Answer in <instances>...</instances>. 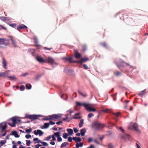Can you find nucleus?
<instances>
[{
	"mask_svg": "<svg viewBox=\"0 0 148 148\" xmlns=\"http://www.w3.org/2000/svg\"><path fill=\"white\" fill-rule=\"evenodd\" d=\"M76 106H84L85 109L87 111L89 112H94L96 111V110L93 108L91 105L89 103H82L79 102H76Z\"/></svg>",
	"mask_w": 148,
	"mask_h": 148,
	"instance_id": "obj_1",
	"label": "nucleus"
},
{
	"mask_svg": "<svg viewBox=\"0 0 148 148\" xmlns=\"http://www.w3.org/2000/svg\"><path fill=\"white\" fill-rule=\"evenodd\" d=\"M104 126V125L100 122L96 121L92 123L91 125V127L92 129L96 130L101 127H103Z\"/></svg>",
	"mask_w": 148,
	"mask_h": 148,
	"instance_id": "obj_2",
	"label": "nucleus"
},
{
	"mask_svg": "<svg viewBox=\"0 0 148 148\" xmlns=\"http://www.w3.org/2000/svg\"><path fill=\"white\" fill-rule=\"evenodd\" d=\"M116 64L118 68L121 71L123 69L124 67H126V63L124 62L116 63Z\"/></svg>",
	"mask_w": 148,
	"mask_h": 148,
	"instance_id": "obj_3",
	"label": "nucleus"
},
{
	"mask_svg": "<svg viewBox=\"0 0 148 148\" xmlns=\"http://www.w3.org/2000/svg\"><path fill=\"white\" fill-rule=\"evenodd\" d=\"M10 39L11 40V47H17L16 42L14 37L12 36H10Z\"/></svg>",
	"mask_w": 148,
	"mask_h": 148,
	"instance_id": "obj_4",
	"label": "nucleus"
},
{
	"mask_svg": "<svg viewBox=\"0 0 148 148\" xmlns=\"http://www.w3.org/2000/svg\"><path fill=\"white\" fill-rule=\"evenodd\" d=\"M38 116V115H28L27 114H26V116L24 118V119L28 118L34 120L37 119Z\"/></svg>",
	"mask_w": 148,
	"mask_h": 148,
	"instance_id": "obj_5",
	"label": "nucleus"
},
{
	"mask_svg": "<svg viewBox=\"0 0 148 148\" xmlns=\"http://www.w3.org/2000/svg\"><path fill=\"white\" fill-rule=\"evenodd\" d=\"M9 40L5 38H0V45H7L8 44Z\"/></svg>",
	"mask_w": 148,
	"mask_h": 148,
	"instance_id": "obj_6",
	"label": "nucleus"
},
{
	"mask_svg": "<svg viewBox=\"0 0 148 148\" xmlns=\"http://www.w3.org/2000/svg\"><path fill=\"white\" fill-rule=\"evenodd\" d=\"M9 71L7 70L4 72H0V76L1 77H7L9 78Z\"/></svg>",
	"mask_w": 148,
	"mask_h": 148,
	"instance_id": "obj_7",
	"label": "nucleus"
},
{
	"mask_svg": "<svg viewBox=\"0 0 148 148\" xmlns=\"http://www.w3.org/2000/svg\"><path fill=\"white\" fill-rule=\"evenodd\" d=\"M7 126L6 124L4 123H2L0 124V131L2 132L4 131Z\"/></svg>",
	"mask_w": 148,
	"mask_h": 148,
	"instance_id": "obj_8",
	"label": "nucleus"
},
{
	"mask_svg": "<svg viewBox=\"0 0 148 148\" xmlns=\"http://www.w3.org/2000/svg\"><path fill=\"white\" fill-rule=\"evenodd\" d=\"M65 60L68 61L70 63H77V61H73L72 60V56L69 57V58L66 57V58H65Z\"/></svg>",
	"mask_w": 148,
	"mask_h": 148,
	"instance_id": "obj_9",
	"label": "nucleus"
},
{
	"mask_svg": "<svg viewBox=\"0 0 148 148\" xmlns=\"http://www.w3.org/2000/svg\"><path fill=\"white\" fill-rule=\"evenodd\" d=\"M51 119H60L61 116L60 114H55L51 116Z\"/></svg>",
	"mask_w": 148,
	"mask_h": 148,
	"instance_id": "obj_10",
	"label": "nucleus"
},
{
	"mask_svg": "<svg viewBox=\"0 0 148 148\" xmlns=\"http://www.w3.org/2000/svg\"><path fill=\"white\" fill-rule=\"evenodd\" d=\"M74 53L75 57L76 58H79L81 56V54L78 53L77 50L75 49L74 50Z\"/></svg>",
	"mask_w": 148,
	"mask_h": 148,
	"instance_id": "obj_11",
	"label": "nucleus"
},
{
	"mask_svg": "<svg viewBox=\"0 0 148 148\" xmlns=\"http://www.w3.org/2000/svg\"><path fill=\"white\" fill-rule=\"evenodd\" d=\"M34 133L36 135H38V134L40 136H41L43 134V132L40 130H38L37 132L36 130L34 131Z\"/></svg>",
	"mask_w": 148,
	"mask_h": 148,
	"instance_id": "obj_12",
	"label": "nucleus"
},
{
	"mask_svg": "<svg viewBox=\"0 0 148 148\" xmlns=\"http://www.w3.org/2000/svg\"><path fill=\"white\" fill-rule=\"evenodd\" d=\"M37 60L40 63H44L45 62L44 59L40 56H37L36 58Z\"/></svg>",
	"mask_w": 148,
	"mask_h": 148,
	"instance_id": "obj_13",
	"label": "nucleus"
},
{
	"mask_svg": "<svg viewBox=\"0 0 148 148\" xmlns=\"http://www.w3.org/2000/svg\"><path fill=\"white\" fill-rule=\"evenodd\" d=\"M88 60V58H82L81 60L77 61V63L81 64L83 62H85L87 61Z\"/></svg>",
	"mask_w": 148,
	"mask_h": 148,
	"instance_id": "obj_14",
	"label": "nucleus"
},
{
	"mask_svg": "<svg viewBox=\"0 0 148 148\" xmlns=\"http://www.w3.org/2000/svg\"><path fill=\"white\" fill-rule=\"evenodd\" d=\"M27 28V27L24 24H21L18 26L17 29L18 31H20V30L22 29Z\"/></svg>",
	"mask_w": 148,
	"mask_h": 148,
	"instance_id": "obj_15",
	"label": "nucleus"
},
{
	"mask_svg": "<svg viewBox=\"0 0 148 148\" xmlns=\"http://www.w3.org/2000/svg\"><path fill=\"white\" fill-rule=\"evenodd\" d=\"M47 61L49 63L51 64H53L55 63V60L53 58L50 57H48L47 58Z\"/></svg>",
	"mask_w": 148,
	"mask_h": 148,
	"instance_id": "obj_16",
	"label": "nucleus"
},
{
	"mask_svg": "<svg viewBox=\"0 0 148 148\" xmlns=\"http://www.w3.org/2000/svg\"><path fill=\"white\" fill-rule=\"evenodd\" d=\"M10 135H14L16 138H18L20 137L17 132L16 131H14L12 132L11 134H10Z\"/></svg>",
	"mask_w": 148,
	"mask_h": 148,
	"instance_id": "obj_17",
	"label": "nucleus"
},
{
	"mask_svg": "<svg viewBox=\"0 0 148 148\" xmlns=\"http://www.w3.org/2000/svg\"><path fill=\"white\" fill-rule=\"evenodd\" d=\"M138 125L136 123H134L132 125V127L136 131L139 132V130L138 129Z\"/></svg>",
	"mask_w": 148,
	"mask_h": 148,
	"instance_id": "obj_18",
	"label": "nucleus"
},
{
	"mask_svg": "<svg viewBox=\"0 0 148 148\" xmlns=\"http://www.w3.org/2000/svg\"><path fill=\"white\" fill-rule=\"evenodd\" d=\"M73 139L76 142H79L81 140V139L80 138L77 137H73Z\"/></svg>",
	"mask_w": 148,
	"mask_h": 148,
	"instance_id": "obj_19",
	"label": "nucleus"
},
{
	"mask_svg": "<svg viewBox=\"0 0 148 148\" xmlns=\"http://www.w3.org/2000/svg\"><path fill=\"white\" fill-rule=\"evenodd\" d=\"M129 135L127 134H125L124 135L123 134L120 135V137L121 138L125 139L126 137L129 138Z\"/></svg>",
	"mask_w": 148,
	"mask_h": 148,
	"instance_id": "obj_20",
	"label": "nucleus"
},
{
	"mask_svg": "<svg viewBox=\"0 0 148 148\" xmlns=\"http://www.w3.org/2000/svg\"><path fill=\"white\" fill-rule=\"evenodd\" d=\"M2 64H3V67L6 69V61L5 60L4 58H2Z\"/></svg>",
	"mask_w": 148,
	"mask_h": 148,
	"instance_id": "obj_21",
	"label": "nucleus"
},
{
	"mask_svg": "<svg viewBox=\"0 0 148 148\" xmlns=\"http://www.w3.org/2000/svg\"><path fill=\"white\" fill-rule=\"evenodd\" d=\"M86 132V130L85 129L83 128L80 130L81 134L82 136H84Z\"/></svg>",
	"mask_w": 148,
	"mask_h": 148,
	"instance_id": "obj_22",
	"label": "nucleus"
},
{
	"mask_svg": "<svg viewBox=\"0 0 148 148\" xmlns=\"http://www.w3.org/2000/svg\"><path fill=\"white\" fill-rule=\"evenodd\" d=\"M146 90V89H145L144 90L140 91V92H139V93L138 94V95L140 96H143L145 93Z\"/></svg>",
	"mask_w": 148,
	"mask_h": 148,
	"instance_id": "obj_23",
	"label": "nucleus"
},
{
	"mask_svg": "<svg viewBox=\"0 0 148 148\" xmlns=\"http://www.w3.org/2000/svg\"><path fill=\"white\" fill-rule=\"evenodd\" d=\"M17 79V78L15 75L10 76V80L12 81H15Z\"/></svg>",
	"mask_w": 148,
	"mask_h": 148,
	"instance_id": "obj_24",
	"label": "nucleus"
},
{
	"mask_svg": "<svg viewBox=\"0 0 148 148\" xmlns=\"http://www.w3.org/2000/svg\"><path fill=\"white\" fill-rule=\"evenodd\" d=\"M114 74L116 76H120L121 75L122 73L119 71H115L114 72Z\"/></svg>",
	"mask_w": 148,
	"mask_h": 148,
	"instance_id": "obj_25",
	"label": "nucleus"
},
{
	"mask_svg": "<svg viewBox=\"0 0 148 148\" xmlns=\"http://www.w3.org/2000/svg\"><path fill=\"white\" fill-rule=\"evenodd\" d=\"M67 131L68 132L69 134L70 135H71L73 133V131L72 129H67Z\"/></svg>",
	"mask_w": 148,
	"mask_h": 148,
	"instance_id": "obj_26",
	"label": "nucleus"
},
{
	"mask_svg": "<svg viewBox=\"0 0 148 148\" xmlns=\"http://www.w3.org/2000/svg\"><path fill=\"white\" fill-rule=\"evenodd\" d=\"M100 45L101 46L105 48H107V44L106 42H101Z\"/></svg>",
	"mask_w": 148,
	"mask_h": 148,
	"instance_id": "obj_27",
	"label": "nucleus"
},
{
	"mask_svg": "<svg viewBox=\"0 0 148 148\" xmlns=\"http://www.w3.org/2000/svg\"><path fill=\"white\" fill-rule=\"evenodd\" d=\"M84 124V120L83 119H81L80 120V123L79 124V127H82Z\"/></svg>",
	"mask_w": 148,
	"mask_h": 148,
	"instance_id": "obj_28",
	"label": "nucleus"
},
{
	"mask_svg": "<svg viewBox=\"0 0 148 148\" xmlns=\"http://www.w3.org/2000/svg\"><path fill=\"white\" fill-rule=\"evenodd\" d=\"M79 113H76L75 114V116L74 117V118L75 119H80L81 117L80 116L78 117L77 116H79Z\"/></svg>",
	"mask_w": 148,
	"mask_h": 148,
	"instance_id": "obj_29",
	"label": "nucleus"
},
{
	"mask_svg": "<svg viewBox=\"0 0 148 148\" xmlns=\"http://www.w3.org/2000/svg\"><path fill=\"white\" fill-rule=\"evenodd\" d=\"M26 87L27 89H30L31 88L32 86L31 85L29 84H27L26 85Z\"/></svg>",
	"mask_w": 148,
	"mask_h": 148,
	"instance_id": "obj_30",
	"label": "nucleus"
},
{
	"mask_svg": "<svg viewBox=\"0 0 148 148\" xmlns=\"http://www.w3.org/2000/svg\"><path fill=\"white\" fill-rule=\"evenodd\" d=\"M68 145H69V143H68L64 142L62 144L61 146V148H62Z\"/></svg>",
	"mask_w": 148,
	"mask_h": 148,
	"instance_id": "obj_31",
	"label": "nucleus"
},
{
	"mask_svg": "<svg viewBox=\"0 0 148 148\" xmlns=\"http://www.w3.org/2000/svg\"><path fill=\"white\" fill-rule=\"evenodd\" d=\"M49 126V124L48 123H45L44 125V128H48Z\"/></svg>",
	"mask_w": 148,
	"mask_h": 148,
	"instance_id": "obj_32",
	"label": "nucleus"
},
{
	"mask_svg": "<svg viewBox=\"0 0 148 148\" xmlns=\"http://www.w3.org/2000/svg\"><path fill=\"white\" fill-rule=\"evenodd\" d=\"M11 119L12 121V122L16 123V117H12Z\"/></svg>",
	"mask_w": 148,
	"mask_h": 148,
	"instance_id": "obj_33",
	"label": "nucleus"
},
{
	"mask_svg": "<svg viewBox=\"0 0 148 148\" xmlns=\"http://www.w3.org/2000/svg\"><path fill=\"white\" fill-rule=\"evenodd\" d=\"M78 93L79 94L81 95L82 96H83L84 97H86V95L85 94H83L82 93L81 91H78Z\"/></svg>",
	"mask_w": 148,
	"mask_h": 148,
	"instance_id": "obj_34",
	"label": "nucleus"
},
{
	"mask_svg": "<svg viewBox=\"0 0 148 148\" xmlns=\"http://www.w3.org/2000/svg\"><path fill=\"white\" fill-rule=\"evenodd\" d=\"M25 89V87L23 85L21 86L20 88V90L21 91H23Z\"/></svg>",
	"mask_w": 148,
	"mask_h": 148,
	"instance_id": "obj_35",
	"label": "nucleus"
},
{
	"mask_svg": "<svg viewBox=\"0 0 148 148\" xmlns=\"http://www.w3.org/2000/svg\"><path fill=\"white\" fill-rule=\"evenodd\" d=\"M68 136V134L66 133H64L63 134V137L65 139L67 138Z\"/></svg>",
	"mask_w": 148,
	"mask_h": 148,
	"instance_id": "obj_36",
	"label": "nucleus"
},
{
	"mask_svg": "<svg viewBox=\"0 0 148 148\" xmlns=\"http://www.w3.org/2000/svg\"><path fill=\"white\" fill-rule=\"evenodd\" d=\"M43 119L45 120H51V116H50L49 117H45L43 118Z\"/></svg>",
	"mask_w": 148,
	"mask_h": 148,
	"instance_id": "obj_37",
	"label": "nucleus"
},
{
	"mask_svg": "<svg viewBox=\"0 0 148 148\" xmlns=\"http://www.w3.org/2000/svg\"><path fill=\"white\" fill-rule=\"evenodd\" d=\"M128 67V68L130 69H132L133 68V66L130 65L126 63V67Z\"/></svg>",
	"mask_w": 148,
	"mask_h": 148,
	"instance_id": "obj_38",
	"label": "nucleus"
},
{
	"mask_svg": "<svg viewBox=\"0 0 148 148\" xmlns=\"http://www.w3.org/2000/svg\"><path fill=\"white\" fill-rule=\"evenodd\" d=\"M94 116V114L93 113H90L88 115V117L89 118H90Z\"/></svg>",
	"mask_w": 148,
	"mask_h": 148,
	"instance_id": "obj_39",
	"label": "nucleus"
},
{
	"mask_svg": "<svg viewBox=\"0 0 148 148\" xmlns=\"http://www.w3.org/2000/svg\"><path fill=\"white\" fill-rule=\"evenodd\" d=\"M26 141V144L28 146H29L31 144V141H30V140H27Z\"/></svg>",
	"mask_w": 148,
	"mask_h": 148,
	"instance_id": "obj_40",
	"label": "nucleus"
},
{
	"mask_svg": "<svg viewBox=\"0 0 148 148\" xmlns=\"http://www.w3.org/2000/svg\"><path fill=\"white\" fill-rule=\"evenodd\" d=\"M60 133L57 132H55L54 133V134L53 135H54V136H57L58 137L60 136Z\"/></svg>",
	"mask_w": 148,
	"mask_h": 148,
	"instance_id": "obj_41",
	"label": "nucleus"
},
{
	"mask_svg": "<svg viewBox=\"0 0 148 148\" xmlns=\"http://www.w3.org/2000/svg\"><path fill=\"white\" fill-rule=\"evenodd\" d=\"M82 47L83 49V50L84 51H85L86 50V45H83L82 46Z\"/></svg>",
	"mask_w": 148,
	"mask_h": 148,
	"instance_id": "obj_42",
	"label": "nucleus"
},
{
	"mask_svg": "<svg viewBox=\"0 0 148 148\" xmlns=\"http://www.w3.org/2000/svg\"><path fill=\"white\" fill-rule=\"evenodd\" d=\"M10 26L13 27H16V24L15 23H12L10 24Z\"/></svg>",
	"mask_w": 148,
	"mask_h": 148,
	"instance_id": "obj_43",
	"label": "nucleus"
},
{
	"mask_svg": "<svg viewBox=\"0 0 148 148\" xmlns=\"http://www.w3.org/2000/svg\"><path fill=\"white\" fill-rule=\"evenodd\" d=\"M32 129L31 128H30L28 129H27L26 130V132L28 133L31 132H32Z\"/></svg>",
	"mask_w": 148,
	"mask_h": 148,
	"instance_id": "obj_44",
	"label": "nucleus"
},
{
	"mask_svg": "<svg viewBox=\"0 0 148 148\" xmlns=\"http://www.w3.org/2000/svg\"><path fill=\"white\" fill-rule=\"evenodd\" d=\"M0 19L3 21H5L6 20V18L5 17L1 16L0 17Z\"/></svg>",
	"mask_w": 148,
	"mask_h": 148,
	"instance_id": "obj_45",
	"label": "nucleus"
},
{
	"mask_svg": "<svg viewBox=\"0 0 148 148\" xmlns=\"http://www.w3.org/2000/svg\"><path fill=\"white\" fill-rule=\"evenodd\" d=\"M112 114L115 115L117 117H118L119 115L120 114V113L119 112H117L116 113H113Z\"/></svg>",
	"mask_w": 148,
	"mask_h": 148,
	"instance_id": "obj_46",
	"label": "nucleus"
},
{
	"mask_svg": "<svg viewBox=\"0 0 148 148\" xmlns=\"http://www.w3.org/2000/svg\"><path fill=\"white\" fill-rule=\"evenodd\" d=\"M5 142L3 140H1L0 141V146H2L4 144H5Z\"/></svg>",
	"mask_w": 148,
	"mask_h": 148,
	"instance_id": "obj_47",
	"label": "nucleus"
},
{
	"mask_svg": "<svg viewBox=\"0 0 148 148\" xmlns=\"http://www.w3.org/2000/svg\"><path fill=\"white\" fill-rule=\"evenodd\" d=\"M16 123L12 122V124H10V126L12 127H14L16 126Z\"/></svg>",
	"mask_w": 148,
	"mask_h": 148,
	"instance_id": "obj_48",
	"label": "nucleus"
},
{
	"mask_svg": "<svg viewBox=\"0 0 148 148\" xmlns=\"http://www.w3.org/2000/svg\"><path fill=\"white\" fill-rule=\"evenodd\" d=\"M25 136V137L27 139H29L31 137V136L30 134L26 135Z\"/></svg>",
	"mask_w": 148,
	"mask_h": 148,
	"instance_id": "obj_49",
	"label": "nucleus"
},
{
	"mask_svg": "<svg viewBox=\"0 0 148 148\" xmlns=\"http://www.w3.org/2000/svg\"><path fill=\"white\" fill-rule=\"evenodd\" d=\"M43 48L45 49L49 50H50L51 49H52V48L51 47L48 48H47V47H43Z\"/></svg>",
	"mask_w": 148,
	"mask_h": 148,
	"instance_id": "obj_50",
	"label": "nucleus"
},
{
	"mask_svg": "<svg viewBox=\"0 0 148 148\" xmlns=\"http://www.w3.org/2000/svg\"><path fill=\"white\" fill-rule=\"evenodd\" d=\"M42 144L43 146H48V144L47 143L45 142H42Z\"/></svg>",
	"mask_w": 148,
	"mask_h": 148,
	"instance_id": "obj_51",
	"label": "nucleus"
},
{
	"mask_svg": "<svg viewBox=\"0 0 148 148\" xmlns=\"http://www.w3.org/2000/svg\"><path fill=\"white\" fill-rule=\"evenodd\" d=\"M57 139H58V142H60V141H62V139L61 138L60 136L58 137Z\"/></svg>",
	"mask_w": 148,
	"mask_h": 148,
	"instance_id": "obj_52",
	"label": "nucleus"
},
{
	"mask_svg": "<svg viewBox=\"0 0 148 148\" xmlns=\"http://www.w3.org/2000/svg\"><path fill=\"white\" fill-rule=\"evenodd\" d=\"M49 125L50 124V125H52L55 124V123L52 121H50L49 122Z\"/></svg>",
	"mask_w": 148,
	"mask_h": 148,
	"instance_id": "obj_53",
	"label": "nucleus"
},
{
	"mask_svg": "<svg viewBox=\"0 0 148 148\" xmlns=\"http://www.w3.org/2000/svg\"><path fill=\"white\" fill-rule=\"evenodd\" d=\"M113 146L111 144H110L108 146V148H113Z\"/></svg>",
	"mask_w": 148,
	"mask_h": 148,
	"instance_id": "obj_54",
	"label": "nucleus"
},
{
	"mask_svg": "<svg viewBox=\"0 0 148 148\" xmlns=\"http://www.w3.org/2000/svg\"><path fill=\"white\" fill-rule=\"evenodd\" d=\"M73 130L75 133H77L79 131L76 128H74Z\"/></svg>",
	"mask_w": 148,
	"mask_h": 148,
	"instance_id": "obj_55",
	"label": "nucleus"
},
{
	"mask_svg": "<svg viewBox=\"0 0 148 148\" xmlns=\"http://www.w3.org/2000/svg\"><path fill=\"white\" fill-rule=\"evenodd\" d=\"M83 66L86 69H88V66L86 64H83Z\"/></svg>",
	"mask_w": 148,
	"mask_h": 148,
	"instance_id": "obj_56",
	"label": "nucleus"
},
{
	"mask_svg": "<svg viewBox=\"0 0 148 148\" xmlns=\"http://www.w3.org/2000/svg\"><path fill=\"white\" fill-rule=\"evenodd\" d=\"M51 138V136H48L47 138L46 139H45V140L48 141Z\"/></svg>",
	"mask_w": 148,
	"mask_h": 148,
	"instance_id": "obj_57",
	"label": "nucleus"
},
{
	"mask_svg": "<svg viewBox=\"0 0 148 148\" xmlns=\"http://www.w3.org/2000/svg\"><path fill=\"white\" fill-rule=\"evenodd\" d=\"M72 140V139L71 137H69L68 138V141L69 142H71Z\"/></svg>",
	"mask_w": 148,
	"mask_h": 148,
	"instance_id": "obj_58",
	"label": "nucleus"
},
{
	"mask_svg": "<svg viewBox=\"0 0 148 148\" xmlns=\"http://www.w3.org/2000/svg\"><path fill=\"white\" fill-rule=\"evenodd\" d=\"M52 137L53 139V140L54 141H55L56 140V138H55V136L54 135H52Z\"/></svg>",
	"mask_w": 148,
	"mask_h": 148,
	"instance_id": "obj_59",
	"label": "nucleus"
},
{
	"mask_svg": "<svg viewBox=\"0 0 148 148\" xmlns=\"http://www.w3.org/2000/svg\"><path fill=\"white\" fill-rule=\"evenodd\" d=\"M109 110L108 109H106L105 110H103V111L105 112H108Z\"/></svg>",
	"mask_w": 148,
	"mask_h": 148,
	"instance_id": "obj_60",
	"label": "nucleus"
},
{
	"mask_svg": "<svg viewBox=\"0 0 148 148\" xmlns=\"http://www.w3.org/2000/svg\"><path fill=\"white\" fill-rule=\"evenodd\" d=\"M92 141V139L91 138H89L88 139V142L90 143Z\"/></svg>",
	"mask_w": 148,
	"mask_h": 148,
	"instance_id": "obj_61",
	"label": "nucleus"
},
{
	"mask_svg": "<svg viewBox=\"0 0 148 148\" xmlns=\"http://www.w3.org/2000/svg\"><path fill=\"white\" fill-rule=\"evenodd\" d=\"M94 141L96 144L98 145L99 144V143L96 139L94 140Z\"/></svg>",
	"mask_w": 148,
	"mask_h": 148,
	"instance_id": "obj_62",
	"label": "nucleus"
},
{
	"mask_svg": "<svg viewBox=\"0 0 148 148\" xmlns=\"http://www.w3.org/2000/svg\"><path fill=\"white\" fill-rule=\"evenodd\" d=\"M119 129L121 130L122 132L124 133V132L125 131V130L123 129V128L121 127H119Z\"/></svg>",
	"mask_w": 148,
	"mask_h": 148,
	"instance_id": "obj_63",
	"label": "nucleus"
},
{
	"mask_svg": "<svg viewBox=\"0 0 148 148\" xmlns=\"http://www.w3.org/2000/svg\"><path fill=\"white\" fill-rule=\"evenodd\" d=\"M62 123V121H60L58 122H57L56 123L58 125H60L61 123Z\"/></svg>",
	"mask_w": 148,
	"mask_h": 148,
	"instance_id": "obj_64",
	"label": "nucleus"
}]
</instances>
